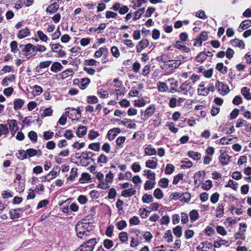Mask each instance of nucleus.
I'll return each instance as SVG.
<instances>
[{"instance_id": "1", "label": "nucleus", "mask_w": 251, "mask_h": 251, "mask_svg": "<svg viewBox=\"0 0 251 251\" xmlns=\"http://www.w3.org/2000/svg\"><path fill=\"white\" fill-rule=\"evenodd\" d=\"M19 48L22 50L19 52L20 56H25L26 58H30L36 55V53L34 52V46L31 44H28L25 45H21L19 46Z\"/></svg>"}, {"instance_id": "2", "label": "nucleus", "mask_w": 251, "mask_h": 251, "mask_svg": "<svg viewBox=\"0 0 251 251\" xmlns=\"http://www.w3.org/2000/svg\"><path fill=\"white\" fill-rule=\"evenodd\" d=\"M180 64L179 60H168L165 64L161 65V68L165 71L173 70L177 68Z\"/></svg>"}, {"instance_id": "3", "label": "nucleus", "mask_w": 251, "mask_h": 251, "mask_svg": "<svg viewBox=\"0 0 251 251\" xmlns=\"http://www.w3.org/2000/svg\"><path fill=\"white\" fill-rule=\"evenodd\" d=\"M96 244V239L95 238L91 239L82 244L75 251H93Z\"/></svg>"}, {"instance_id": "4", "label": "nucleus", "mask_w": 251, "mask_h": 251, "mask_svg": "<svg viewBox=\"0 0 251 251\" xmlns=\"http://www.w3.org/2000/svg\"><path fill=\"white\" fill-rule=\"evenodd\" d=\"M83 224L81 222H78L75 226V230L77 235L80 238H85L87 235V230H85Z\"/></svg>"}, {"instance_id": "5", "label": "nucleus", "mask_w": 251, "mask_h": 251, "mask_svg": "<svg viewBox=\"0 0 251 251\" xmlns=\"http://www.w3.org/2000/svg\"><path fill=\"white\" fill-rule=\"evenodd\" d=\"M170 197L172 199H179L181 201H183L185 199L184 201L188 202L190 200V194L188 193L182 194L178 192H175L171 194Z\"/></svg>"}, {"instance_id": "6", "label": "nucleus", "mask_w": 251, "mask_h": 251, "mask_svg": "<svg viewBox=\"0 0 251 251\" xmlns=\"http://www.w3.org/2000/svg\"><path fill=\"white\" fill-rule=\"evenodd\" d=\"M155 110V108L154 105H151L148 107L145 111L144 120H145L151 116L154 113Z\"/></svg>"}, {"instance_id": "7", "label": "nucleus", "mask_w": 251, "mask_h": 251, "mask_svg": "<svg viewBox=\"0 0 251 251\" xmlns=\"http://www.w3.org/2000/svg\"><path fill=\"white\" fill-rule=\"evenodd\" d=\"M149 45V42L147 40H142L139 42L136 46L137 51L140 52L143 49L147 48Z\"/></svg>"}, {"instance_id": "8", "label": "nucleus", "mask_w": 251, "mask_h": 251, "mask_svg": "<svg viewBox=\"0 0 251 251\" xmlns=\"http://www.w3.org/2000/svg\"><path fill=\"white\" fill-rule=\"evenodd\" d=\"M192 85L190 81H186L180 86V89L181 91H184V94L185 95L187 94V93L189 92L190 89L192 88Z\"/></svg>"}, {"instance_id": "9", "label": "nucleus", "mask_w": 251, "mask_h": 251, "mask_svg": "<svg viewBox=\"0 0 251 251\" xmlns=\"http://www.w3.org/2000/svg\"><path fill=\"white\" fill-rule=\"evenodd\" d=\"M230 158V156L226 152L221 153L219 156L220 162L223 165L228 164Z\"/></svg>"}, {"instance_id": "10", "label": "nucleus", "mask_w": 251, "mask_h": 251, "mask_svg": "<svg viewBox=\"0 0 251 251\" xmlns=\"http://www.w3.org/2000/svg\"><path fill=\"white\" fill-rule=\"evenodd\" d=\"M27 155H28L29 157H32L36 155H37L38 156L42 155V151L41 150H35L33 149H29L26 150Z\"/></svg>"}, {"instance_id": "11", "label": "nucleus", "mask_w": 251, "mask_h": 251, "mask_svg": "<svg viewBox=\"0 0 251 251\" xmlns=\"http://www.w3.org/2000/svg\"><path fill=\"white\" fill-rule=\"evenodd\" d=\"M9 127L10 129V132L12 135H14V134L16 133V131L18 130V126L16 121L15 120H11L9 122Z\"/></svg>"}, {"instance_id": "12", "label": "nucleus", "mask_w": 251, "mask_h": 251, "mask_svg": "<svg viewBox=\"0 0 251 251\" xmlns=\"http://www.w3.org/2000/svg\"><path fill=\"white\" fill-rule=\"evenodd\" d=\"M241 93L247 100H251V93L249 88L246 87H243L241 89Z\"/></svg>"}, {"instance_id": "13", "label": "nucleus", "mask_w": 251, "mask_h": 251, "mask_svg": "<svg viewBox=\"0 0 251 251\" xmlns=\"http://www.w3.org/2000/svg\"><path fill=\"white\" fill-rule=\"evenodd\" d=\"M251 26V21L250 20H245L241 23L238 28V30L242 32L244 29Z\"/></svg>"}, {"instance_id": "14", "label": "nucleus", "mask_w": 251, "mask_h": 251, "mask_svg": "<svg viewBox=\"0 0 251 251\" xmlns=\"http://www.w3.org/2000/svg\"><path fill=\"white\" fill-rule=\"evenodd\" d=\"M231 44L234 47H238L241 49L245 48V44L243 42L237 39H233L231 41Z\"/></svg>"}, {"instance_id": "15", "label": "nucleus", "mask_w": 251, "mask_h": 251, "mask_svg": "<svg viewBox=\"0 0 251 251\" xmlns=\"http://www.w3.org/2000/svg\"><path fill=\"white\" fill-rule=\"evenodd\" d=\"M145 153L147 155H152L156 153V151L151 145H149L145 149Z\"/></svg>"}, {"instance_id": "16", "label": "nucleus", "mask_w": 251, "mask_h": 251, "mask_svg": "<svg viewBox=\"0 0 251 251\" xmlns=\"http://www.w3.org/2000/svg\"><path fill=\"white\" fill-rule=\"evenodd\" d=\"M136 193V190L133 189H126L122 192V196L125 197H131Z\"/></svg>"}, {"instance_id": "17", "label": "nucleus", "mask_w": 251, "mask_h": 251, "mask_svg": "<svg viewBox=\"0 0 251 251\" xmlns=\"http://www.w3.org/2000/svg\"><path fill=\"white\" fill-rule=\"evenodd\" d=\"M213 245L210 243L207 242H202L197 247V250H201V251L205 248H212Z\"/></svg>"}, {"instance_id": "18", "label": "nucleus", "mask_w": 251, "mask_h": 251, "mask_svg": "<svg viewBox=\"0 0 251 251\" xmlns=\"http://www.w3.org/2000/svg\"><path fill=\"white\" fill-rule=\"evenodd\" d=\"M58 8L59 5L56 2H54L47 8L46 11L49 13H54L58 10Z\"/></svg>"}, {"instance_id": "19", "label": "nucleus", "mask_w": 251, "mask_h": 251, "mask_svg": "<svg viewBox=\"0 0 251 251\" xmlns=\"http://www.w3.org/2000/svg\"><path fill=\"white\" fill-rule=\"evenodd\" d=\"M87 128L85 126H81L78 128L76 134L78 137H82L86 134Z\"/></svg>"}, {"instance_id": "20", "label": "nucleus", "mask_w": 251, "mask_h": 251, "mask_svg": "<svg viewBox=\"0 0 251 251\" xmlns=\"http://www.w3.org/2000/svg\"><path fill=\"white\" fill-rule=\"evenodd\" d=\"M30 33V30L28 28H25L23 30H20L18 34V37L24 38L28 36Z\"/></svg>"}, {"instance_id": "21", "label": "nucleus", "mask_w": 251, "mask_h": 251, "mask_svg": "<svg viewBox=\"0 0 251 251\" xmlns=\"http://www.w3.org/2000/svg\"><path fill=\"white\" fill-rule=\"evenodd\" d=\"M216 68L219 71L221 72L223 74H225L227 72V68L224 66L223 63H219L216 65Z\"/></svg>"}, {"instance_id": "22", "label": "nucleus", "mask_w": 251, "mask_h": 251, "mask_svg": "<svg viewBox=\"0 0 251 251\" xmlns=\"http://www.w3.org/2000/svg\"><path fill=\"white\" fill-rule=\"evenodd\" d=\"M62 68L63 67L60 63L54 62L51 67V70L53 72H57L60 71Z\"/></svg>"}, {"instance_id": "23", "label": "nucleus", "mask_w": 251, "mask_h": 251, "mask_svg": "<svg viewBox=\"0 0 251 251\" xmlns=\"http://www.w3.org/2000/svg\"><path fill=\"white\" fill-rule=\"evenodd\" d=\"M145 12V8H142L139 9L138 10H137L134 13V16L133 17V20L136 21L138 19H139L141 16V15L144 13Z\"/></svg>"}, {"instance_id": "24", "label": "nucleus", "mask_w": 251, "mask_h": 251, "mask_svg": "<svg viewBox=\"0 0 251 251\" xmlns=\"http://www.w3.org/2000/svg\"><path fill=\"white\" fill-rule=\"evenodd\" d=\"M108 52L107 48H101L99 50L96 51L95 53L94 56L97 58H99L102 56L103 53Z\"/></svg>"}, {"instance_id": "25", "label": "nucleus", "mask_w": 251, "mask_h": 251, "mask_svg": "<svg viewBox=\"0 0 251 251\" xmlns=\"http://www.w3.org/2000/svg\"><path fill=\"white\" fill-rule=\"evenodd\" d=\"M207 33L205 31H203L201 33L199 38H198V41H200L199 46H201L202 42L205 41L207 39Z\"/></svg>"}, {"instance_id": "26", "label": "nucleus", "mask_w": 251, "mask_h": 251, "mask_svg": "<svg viewBox=\"0 0 251 251\" xmlns=\"http://www.w3.org/2000/svg\"><path fill=\"white\" fill-rule=\"evenodd\" d=\"M158 89L159 91L164 92L168 90V86L165 82H159L157 83Z\"/></svg>"}, {"instance_id": "27", "label": "nucleus", "mask_w": 251, "mask_h": 251, "mask_svg": "<svg viewBox=\"0 0 251 251\" xmlns=\"http://www.w3.org/2000/svg\"><path fill=\"white\" fill-rule=\"evenodd\" d=\"M24 103V101L22 99H17L14 102V108L15 110L21 108Z\"/></svg>"}, {"instance_id": "28", "label": "nucleus", "mask_w": 251, "mask_h": 251, "mask_svg": "<svg viewBox=\"0 0 251 251\" xmlns=\"http://www.w3.org/2000/svg\"><path fill=\"white\" fill-rule=\"evenodd\" d=\"M147 167L151 169H155L157 166V163L152 160H149L146 162Z\"/></svg>"}, {"instance_id": "29", "label": "nucleus", "mask_w": 251, "mask_h": 251, "mask_svg": "<svg viewBox=\"0 0 251 251\" xmlns=\"http://www.w3.org/2000/svg\"><path fill=\"white\" fill-rule=\"evenodd\" d=\"M91 179L90 175L88 173H83L81 177L79 179V181L81 183H85Z\"/></svg>"}, {"instance_id": "30", "label": "nucleus", "mask_w": 251, "mask_h": 251, "mask_svg": "<svg viewBox=\"0 0 251 251\" xmlns=\"http://www.w3.org/2000/svg\"><path fill=\"white\" fill-rule=\"evenodd\" d=\"M142 201L144 202L150 203L153 201V198L152 195L146 194L143 196Z\"/></svg>"}, {"instance_id": "31", "label": "nucleus", "mask_w": 251, "mask_h": 251, "mask_svg": "<svg viewBox=\"0 0 251 251\" xmlns=\"http://www.w3.org/2000/svg\"><path fill=\"white\" fill-rule=\"evenodd\" d=\"M144 175H147L149 179L154 180L155 179V173H152L150 170H146L144 171Z\"/></svg>"}, {"instance_id": "32", "label": "nucleus", "mask_w": 251, "mask_h": 251, "mask_svg": "<svg viewBox=\"0 0 251 251\" xmlns=\"http://www.w3.org/2000/svg\"><path fill=\"white\" fill-rule=\"evenodd\" d=\"M174 234L178 238H179L182 235V228L179 226H176L173 228Z\"/></svg>"}, {"instance_id": "33", "label": "nucleus", "mask_w": 251, "mask_h": 251, "mask_svg": "<svg viewBox=\"0 0 251 251\" xmlns=\"http://www.w3.org/2000/svg\"><path fill=\"white\" fill-rule=\"evenodd\" d=\"M90 80L88 78H82L80 81V88L82 89H85L86 86L89 84Z\"/></svg>"}, {"instance_id": "34", "label": "nucleus", "mask_w": 251, "mask_h": 251, "mask_svg": "<svg viewBox=\"0 0 251 251\" xmlns=\"http://www.w3.org/2000/svg\"><path fill=\"white\" fill-rule=\"evenodd\" d=\"M173 235L170 230H167L164 234V238L166 240L169 242H172L173 241Z\"/></svg>"}, {"instance_id": "35", "label": "nucleus", "mask_w": 251, "mask_h": 251, "mask_svg": "<svg viewBox=\"0 0 251 251\" xmlns=\"http://www.w3.org/2000/svg\"><path fill=\"white\" fill-rule=\"evenodd\" d=\"M15 79V76L14 75H11L8 77H5L2 81V84L4 86H7L8 85V81L12 82Z\"/></svg>"}, {"instance_id": "36", "label": "nucleus", "mask_w": 251, "mask_h": 251, "mask_svg": "<svg viewBox=\"0 0 251 251\" xmlns=\"http://www.w3.org/2000/svg\"><path fill=\"white\" fill-rule=\"evenodd\" d=\"M69 113V111H66L65 113V114L63 115L61 118L59 119L58 121V123L61 125H65L67 121V116H68V114Z\"/></svg>"}, {"instance_id": "37", "label": "nucleus", "mask_w": 251, "mask_h": 251, "mask_svg": "<svg viewBox=\"0 0 251 251\" xmlns=\"http://www.w3.org/2000/svg\"><path fill=\"white\" fill-rule=\"evenodd\" d=\"M190 219L192 221L197 220L199 217L198 212L196 210H193L190 213Z\"/></svg>"}, {"instance_id": "38", "label": "nucleus", "mask_w": 251, "mask_h": 251, "mask_svg": "<svg viewBox=\"0 0 251 251\" xmlns=\"http://www.w3.org/2000/svg\"><path fill=\"white\" fill-rule=\"evenodd\" d=\"M103 244L104 247L107 249H109L114 246L113 242L109 239L104 240L103 241Z\"/></svg>"}, {"instance_id": "39", "label": "nucleus", "mask_w": 251, "mask_h": 251, "mask_svg": "<svg viewBox=\"0 0 251 251\" xmlns=\"http://www.w3.org/2000/svg\"><path fill=\"white\" fill-rule=\"evenodd\" d=\"M224 214V206L222 205H219L216 209V217H222Z\"/></svg>"}, {"instance_id": "40", "label": "nucleus", "mask_w": 251, "mask_h": 251, "mask_svg": "<svg viewBox=\"0 0 251 251\" xmlns=\"http://www.w3.org/2000/svg\"><path fill=\"white\" fill-rule=\"evenodd\" d=\"M111 51L112 55L116 58H118L120 56V53L119 49L116 46H113L111 49Z\"/></svg>"}, {"instance_id": "41", "label": "nucleus", "mask_w": 251, "mask_h": 251, "mask_svg": "<svg viewBox=\"0 0 251 251\" xmlns=\"http://www.w3.org/2000/svg\"><path fill=\"white\" fill-rule=\"evenodd\" d=\"M77 169L75 168H73L71 169V175L69 176V177L68 178V179H70L71 180H73L75 179V178L77 177Z\"/></svg>"}, {"instance_id": "42", "label": "nucleus", "mask_w": 251, "mask_h": 251, "mask_svg": "<svg viewBox=\"0 0 251 251\" xmlns=\"http://www.w3.org/2000/svg\"><path fill=\"white\" fill-rule=\"evenodd\" d=\"M54 133L50 130L44 132L43 137L45 140H48L50 139L53 136Z\"/></svg>"}, {"instance_id": "43", "label": "nucleus", "mask_w": 251, "mask_h": 251, "mask_svg": "<svg viewBox=\"0 0 251 251\" xmlns=\"http://www.w3.org/2000/svg\"><path fill=\"white\" fill-rule=\"evenodd\" d=\"M153 195L156 198L158 199H162L163 196L162 191L159 188H157L154 190Z\"/></svg>"}, {"instance_id": "44", "label": "nucleus", "mask_w": 251, "mask_h": 251, "mask_svg": "<svg viewBox=\"0 0 251 251\" xmlns=\"http://www.w3.org/2000/svg\"><path fill=\"white\" fill-rule=\"evenodd\" d=\"M188 155L190 157L193 158L195 160L199 159L200 158V153L193 151H190L188 152Z\"/></svg>"}, {"instance_id": "45", "label": "nucleus", "mask_w": 251, "mask_h": 251, "mask_svg": "<svg viewBox=\"0 0 251 251\" xmlns=\"http://www.w3.org/2000/svg\"><path fill=\"white\" fill-rule=\"evenodd\" d=\"M226 187H230L232 189L235 190L237 188V183L233 181L232 180H229L227 184L225 186Z\"/></svg>"}, {"instance_id": "46", "label": "nucleus", "mask_w": 251, "mask_h": 251, "mask_svg": "<svg viewBox=\"0 0 251 251\" xmlns=\"http://www.w3.org/2000/svg\"><path fill=\"white\" fill-rule=\"evenodd\" d=\"M212 186V183L211 181L208 180H206L205 183H202V188L205 190H209Z\"/></svg>"}, {"instance_id": "47", "label": "nucleus", "mask_w": 251, "mask_h": 251, "mask_svg": "<svg viewBox=\"0 0 251 251\" xmlns=\"http://www.w3.org/2000/svg\"><path fill=\"white\" fill-rule=\"evenodd\" d=\"M17 156L20 159L23 160L25 159L27 157L26 151H25L20 150L17 154Z\"/></svg>"}, {"instance_id": "48", "label": "nucleus", "mask_w": 251, "mask_h": 251, "mask_svg": "<svg viewBox=\"0 0 251 251\" xmlns=\"http://www.w3.org/2000/svg\"><path fill=\"white\" fill-rule=\"evenodd\" d=\"M89 148L91 150L98 151L100 150V144L99 143H92L89 145Z\"/></svg>"}, {"instance_id": "49", "label": "nucleus", "mask_w": 251, "mask_h": 251, "mask_svg": "<svg viewBox=\"0 0 251 251\" xmlns=\"http://www.w3.org/2000/svg\"><path fill=\"white\" fill-rule=\"evenodd\" d=\"M37 35L39 39L43 41L47 42L48 39L47 36H46L43 32L41 30L37 32Z\"/></svg>"}, {"instance_id": "50", "label": "nucleus", "mask_w": 251, "mask_h": 251, "mask_svg": "<svg viewBox=\"0 0 251 251\" xmlns=\"http://www.w3.org/2000/svg\"><path fill=\"white\" fill-rule=\"evenodd\" d=\"M118 16V14L116 13L111 11H107L105 13V17L107 19L110 18H116Z\"/></svg>"}, {"instance_id": "51", "label": "nucleus", "mask_w": 251, "mask_h": 251, "mask_svg": "<svg viewBox=\"0 0 251 251\" xmlns=\"http://www.w3.org/2000/svg\"><path fill=\"white\" fill-rule=\"evenodd\" d=\"M207 55L204 52H201L197 57L196 60L199 62H202L206 59Z\"/></svg>"}, {"instance_id": "52", "label": "nucleus", "mask_w": 251, "mask_h": 251, "mask_svg": "<svg viewBox=\"0 0 251 251\" xmlns=\"http://www.w3.org/2000/svg\"><path fill=\"white\" fill-rule=\"evenodd\" d=\"M175 167L174 166L171 164H168L167 165L166 167L165 168V173L167 174H171L173 172L174 170Z\"/></svg>"}, {"instance_id": "53", "label": "nucleus", "mask_w": 251, "mask_h": 251, "mask_svg": "<svg viewBox=\"0 0 251 251\" xmlns=\"http://www.w3.org/2000/svg\"><path fill=\"white\" fill-rule=\"evenodd\" d=\"M119 237L120 241L123 243L126 242L128 240L127 233L125 232L120 233Z\"/></svg>"}, {"instance_id": "54", "label": "nucleus", "mask_w": 251, "mask_h": 251, "mask_svg": "<svg viewBox=\"0 0 251 251\" xmlns=\"http://www.w3.org/2000/svg\"><path fill=\"white\" fill-rule=\"evenodd\" d=\"M140 240L138 238L132 237L131 240L130 242V246L132 247H135L137 246L140 242Z\"/></svg>"}, {"instance_id": "55", "label": "nucleus", "mask_w": 251, "mask_h": 251, "mask_svg": "<svg viewBox=\"0 0 251 251\" xmlns=\"http://www.w3.org/2000/svg\"><path fill=\"white\" fill-rule=\"evenodd\" d=\"M155 182H152L151 181H146L144 185V189L145 190H149L153 188L154 187Z\"/></svg>"}, {"instance_id": "56", "label": "nucleus", "mask_w": 251, "mask_h": 251, "mask_svg": "<svg viewBox=\"0 0 251 251\" xmlns=\"http://www.w3.org/2000/svg\"><path fill=\"white\" fill-rule=\"evenodd\" d=\"M220 195L218 193L213 194L210 197V201L213 203H216L219 199Z\"/></svg>"}, {"instance_id": "57", "label": "nucleus", "mask_w": 251, "mask_h": 251, "mask_svg": "<svg viewBox=\"0 0 251 251\" xmlns=\"http://www.w3.org/2000/svg\"><path fill=\"white\" fill-rule=\"evenodd\" d=\"M108 158L103 154H100L98 158V162L100 163H106Z\"/></svg>"}, {"instance_id": "58", "label": "nucleus", "mask_w": 251, "mask_h": 251, "mask_svg": "<svg viewBox=\"0 0 251 251\" xmlns=\"http://www.w3.org/2000/svg\"><path fill=\"white\" fill-rule=\"evenodd\" d=\"M33 92L35 95H39L42 92V88L38 85H35L33 87Z\"/></svg>"}, {"instance_id": "59", "label": "nucleus", "mask_w": 251, "mask_h": 251, "mask_svg": "<svg viewBox=\"0 0 251 251\" xmlns=\"http://www.w3.org/2000/svg\"><path fill=\"white\" fill-rule=\"evenodd\" d=\"M28 137L31 140L34 142H36L37 140V134L33 131H31L28 133Z\"/></svg>"}, {"instance_id": "60", "label": "nucleus", "mask_w": 251, "mask_h": 251, "mask_svg": "<svg viewBox=\"0 0 251 251\" xmlns=\"http://www.w3.org/2000/svg\"><path fill=\"white\" fill-rule=\"evenodd\" d=\"M51 63V61H43L40 63L39 67L40 69L46 68L50 65Z\"/></svg>"}, {"instance_id": "61", "label": "nucleus", "mask_w": 251, "mask_h": 251, "mask_svg": "<svg viewBox=\"0 0 251 251\" xmlns=\"http://www.w3.org/2000/svg\"><path fill=\"white\" fill-rule=\"evenodd\" d=\"M49 201L47 200H44L40 201L37 206V209H40L47 205Z\"/></svg>"}, {"instance_id": "62", "label": "nucleus", "mask_w": 251, "mask_h": 251, "mask_svg": "<svg viewBox=\"0 0 251 251\" xmlns=\"http://www.w3.org/2000/svg\"><path fill=\"white\" fill-rule=\"evenodd\" d=\"M99 135V133L97 131L91 130L88 134V137L90 139L93 140L96 138Z\"/></svg>"}, {"instance_id": "63", "label": "nucleus", "mask_w": 251, "mask_h": 251, "mask_svg": "<svg viewBox=\"0 0 251 251\" xmlns=\"http://www.w3.org/2000/svg\"><path fill=\"white\" fill-rule=\"evenodd\" d=\"M8 132L7 127L3 125L0 124V136L2 134H6Z\"/></svg>"}, {"instance_id": "64", "label": "nucleus", "mask_w": 251, "mask_h": 251, "mask_svg": "<svg viewBox=\"0 0 251 251\" xmlns=\"http://www.w3.org/2000/svg\"><path fill=\"white\" fill-rule=\"evenodd\" d=\"M52 114V110L50 108H46L43 112L42 116L46 117L51 116Z\"/></svg>"}]
</instances>
